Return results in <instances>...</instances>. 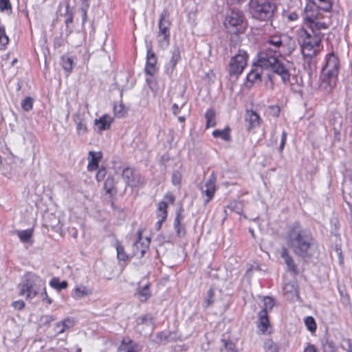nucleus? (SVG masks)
Returning a JSON list of instances; mask_svg holds the SVG:
<instances>
[{"mask_svg": "<svg viewBox=\"0 0 352 352\" xmlns=\"http://www.w3.org/2000/svg\"><path fill=\"white\" fill-rule=\"evenodd\" d=\"M261 119L257 113L252 110H247L245 116V126L248 131L258 126Z\"/></svg>", "mask_w": 352, "mask_h": 352, "instance_id": "obj_13", "label": "nucleus"}, {"mask_svg": "<svg viewBox=\"0 0 352 352\" xmlns=\"http://www.w3.org/2000/svg\"><path fill=\"white\" fill-rule=\"evenodd\" d=\"M298 19V14L295 12H293V13H291L289 15V19L290 21H295Z\"/></svg>", "mask_w": 352, "mask_h": 352, "instance_id": "obj_59", "label": "nucleus"}, {"mask_svg": "<svg viewBox=\"0 0 352 352\" xmlns=\"http://www.w3.org/2000/svg\"><path fill=\"white\" fill-rule=\"evenodd\" d=\"M283 293L285 298L291 302H295L299 298L297 289L292 283L285 284L283 287Z\"/></svg>", "mask_w": 352, "mask_h": 352, "instance_id": "obj_17", "label": "nucleus"}, {"mask_svg": "<svg viewBox=\"0 0 352 352\" xmlns=\"http://www.w3.org/2000/svg\"><path fill=\"white\" fill-rule=\"evenodd\" d=\"M81 1V8H89V0H80Z\"/></svg>", "mask_w": 352, "mask_h": 352, "instance_id": "obj_57", "label": "nucleus"}, {"mask_svg": "<svg viewBox=\"0 0 352 352\" xmlns=\"http://www.w3.org/2000/svg\"><path fill=\"white\" fill-rule=\"evenodd\" d=\"M74 121L76 124V131L78 135H83L87 133V123L80 114H76L74 117Z\"/></svg>", "mask_w": 352, "mask_h": 352, "instance_id": "obj_24", "label": "nucleus"}, {"mask_svg": "<svg viewBox=\"0 0 352 352\" xmlns=\"http://www.w3.org/2000/svg\"><path fill=\"white\" fill-rule=\"evenodd\" d=\"M44 321L45 323H50L52 321H54L56 320V318L52 315H47L43 317Z\"/></svg>", "mask_w": 352, "mask_h": 352, "instance_id": "obj_54", "label": "nucleus"}, {"mask_svg": "<svg viewBox=\"0 0 352 352\" xmlns=\"http://www.w3.org/2000/svg\"><path fill=\"white\" fill-rule=\"evenodd\" d=\"M4 32H5L4 26L0 24V34H3Z\"/></svg>", "mask_w": 352, "mask_h": 352, "instance_id": "obj_64", "label": "nucleus"}, {"mask_svg": "<svg viewBox=\"0 0 352 352\" xmlns=\"http://www.w3.org/2000/svg\"><path fill=\"white\" fill-rule=\"evenodd\" d=\"M339 71V59L333 54L327 56L326 64L322 68L321 79L332 87L337 78Z\"/></svg>", "mask_w": 352, "mask_h": 352, "instance_id": "obj_7", "label": "nucleus"}, {"mask_svg": "<svg viewBox=\"0 0 352 352\" xmlns=\"http://www.w3.org/2000/svg\"><path fill=\"white\" fill-rule=\"evenodd\" d=\"M289 63L286 62L283 64H278L274 66V69H271L274 73L280 76L283 82L285 85H289L291 89L296 92L300 91V87L302 83V80H298L297 76H291L289 73Z\"/></svg>", "mask_w": 352, "mask_h": 352, "instance_id": "obj_8", "label": "nucleus"}, {"mask_svg": "<svg viewBox=\"0 0 352 352\" xmlns=\"http://www.w3.org/2000/svg\"><path fill=\"white\" fill-rule=\"evenodd\" d=\"M122 176L126 185L131 188L138 187L142 182L140 175L129 167L123 169Z\"/></svg>", "mask_w": 352, "mask_h": 352, "instance_id": "obj_11", "label": "nucleus"}, {"mask_svg": "<svg viewBox=\"0 0 352 352\" xmlns=\"http://www.w3.org/2000/svg\"><path fill=\"white\" fill-rule=\"evenodd\" d=\"M89 8H79L82 15V25L85 23L87 19V10Z\"/></svg>", "mask_w": 352, "mask_h": 352, "instance_id": "obj_52", "label": "nucleus"}, {"mask_svg": "<svg viewBox=\"0 0 352 352\" xmlns=\"http://www.w3.org/2000/svg\"><path fill=\"white\" fill-rule=\"evenodd\" d=\"M305 324L307 329L311 332H314L316 329V323L312 316H307L305 318Z\"/></svg>", "mask_w": 352, "mask_h": 352, "instance_id": "obj_42", "label": "nucleus"}, {"mask_svg": "<svg viewBox=\"0 0 352 352\" xmlns=\"http://www.w3.org/2000/svg\"><path fill=\"white\" fill-rule=\"evenodd\" d=\"M9 42V38L6 34V31L3 32V34H0V45L2 46H6L8 44Z\"/></svg>", "mask_w": 352, "mask_h": 352, "instance_id": "obj_51", "label": "nucleus"}, {"mask_svg": "<svg viewBox=\"0 0 352 352\" xmlns=\"http://www.w3.org/2000/svg\"><path fill=\"white\" fill-rule=\"evenodd\" d=\"M135 296L140 302H146L151 297L149 284H146L143 287L139 286L135 293Z\"/></svg>", "mask_w": 352, "mask_h": 352, "instance_id": "obj_23", "label": "nucleus"}, {"mask_svg": "<svg viewBox=\"0 0 352 352\" xmlns=\"http://www.w3.org/2000/svg\"><path fill=\"white\" fill-rule=\"evenodd\" d=\"M120 349L123 352H139L135 349V344L131 340H129L128 343H125V341L122 340Z\"/></svg>", "mask_w": 352, "mask_h": 352, "instance_id": "obj_32", "label": "nucleus"}, {"mask_svg": "<svg viewBox=\"0 0 352 352\" xmlns=\"http://www.w3.org/2000/svg\"><path fill=\"white\" fill-rule=\"evenodd\" d=\"M170 34H160L158 32L157 41L162 49H165L169 45Z\"/></svg>", "mask_w": 352, "mask_h": 352, "instance_id": "obj_33", "label": "nucleus"}, {"mask_svg": "<svg viewBox=\"0 0 352 352\" xmlns=\"http://www.w3.org/2000/svg\"><path fill=\"white\" fill-rule=\"evenodd\" d=\"M261 68H256L252 70L247 76V79L249 82H254L256 80H261Z\"/></svg>", "mask_w": 352, "mask_h": 352, "instance_id": "obj_36", "label": "nucleus"}, {"mask_svg": "<svg viewBox=\"0 0 352 352\" xmlns=\"http://www.w3.org/2000/svg\"><path fill=\"white\" fill-rule=\"evenodd\" d=\"M258 328L262 333L267 332V329L270 327V322L268 318V314L266 310H261L258 314Z\"/></svg>", "mask_w": 352, "mask_h": 352, "instance_id": "obj_18", "label": "nucleus"}, {"mask_svg": "<svg viewBox=\"0 0 352 352\" xmlns=\"http://www.w3.org/2000/svg\"><path fill=\"white\" fill-rule=\"evenodd\" d=\"M248 54L244 50L239 49L237 54L230 60L227 71L230 76L238 77L245 68L248 59Z\"/></svg>", "mask_w": 352, "mask_h": 352, "instance_id": "obj_9", "label": "nucleus"}, {"mask_svg": "<svg viewBox=\"0 0 352 352\" xmlns=\"http://www.w3.org/2000/svg\"><path fill=\"white\" fill-rule=\"evenodd\" d=\"M12 305L16 309H22L25 307V303L23 300H18L14 302Z\"/></svg>", "mask_w": 352, "mask_h": 352, "instance_id": "obj_53", "label": "nucleus"}, {"mask_svg": "<svg viewBox=\"0 0 352 352\" xmlns=\"http://www.w3.org/2000/svg\"><path fill=\"white\" fill-rule=\"evenodd\" d=\"M223 342L224 349L222 350L224 352H236L235 344L226 340H222Z\"/></svg>", "mask_w": 352, "mask_h": 352, "instance_id": "obj_46", "label": "nucleus"}, {"mask_svg": "<svg viewBox=\"0 0 352 352\" xmlns=\"http://www.w3.org/2000/svg\"><path fill=\"white\" fill-rule=\"evenodd\" d=\"M304 352H316V350L314 345H309L305 349Z\"/></svg>", "mask_w": 352, "mask_h": 352, "instance_id": "obj_58", "label": "nucleus"}, {"mask_svg": "<svg viewBox=\"0 0 352 352\" xmlns=\"http://www.w3.org/2000/svg\"><path fill=\"white\" fill-rule=\"evenodd\" d=\"M287 133L285 131H283L282 132V134H281V142H280V144L279 146V151L281 152L284 147H285V142H286V140H287Z\"/></svg>", "mask_w": 352, "mask_h": 352, "instance_id": "obj_50", "label": "nucleus"}, {"mask_svg": "<svg viewBox=\"0 0 352 352\" xmlns=\"http://www.w3.org/2000/svg\"><path fill=\"white\" fill-rule=\"evenodd\" d=\"M182 174L180 173V172H179L177 170L174 171L172 174V177H171L172 184L175 186L179 185L182 182Z\"/></svg>", "mask_w": 352, "mask_h": 352, "instance_id": "obj_47", "label": "nucleus"}, {"mask_svg": "<svg viewBox=\"0 0 352 352\" xmlns=\"http://www.w3.org/2000/svg\"><path fill=\"white\" fill-rule=\"evenodd\" d=\"M72 21H73V17L71 16L65 20V23L69 24V23H72Z\"/></svg>", "mask_w": 352, "mask_h": 352, "instance_id": "obj_63", "label": "nucleus"}, {"mask_svg": "<svg viewBox=\"0 0 352 352\" xmlns=\"http://www.w3.org/2000/svg\"><path fill=\"white\" fill-rule=\"evenodd\" d=\"M214 302V289L210 287L207 292L203 303L204 308H208Z\"/></svg>", "mask_w": 352, "mask_h": 352, "instance_id": "obj_31", "label": "nucleus"}, {"mask_svg": "<svg viewBox=\"0 0 352 352\" xmlns=\"http://www.w3.org/2000/svg\"><path fill=\"white\" fill-rule=\"evenodd\" d=\"M249 5L252 17L260 21L272 19L276 9L275 3L270 1L259 2L258 0H251Z\"/></svg>", "mask_w": 352, "mask_h": 352, "instance_id": "obj_5", "label": "nucleus"}, {"mask_svg": "<svg viewBox=\"0 0 352 352\" xmlns=\"http://www.w3.org/2000/svg\"><path fill=\"white\" fill-rule=\"evenodd\" d=\"M318 5L316 6L318 7V10H322L326 12L331 11L332 8V2L331 0H318Z\"/></svg>", "mask_w": 352, "mask_h": 352, "instance_id": "obj_40", "label": "nucleus"}, {"mask_svg": "<svg viewBox=\"0 0 352 352\" xmlns=\"http://www.w3.org/2000/svg\"><path fill=\"white\" fill-rule=\"evenodd\" d=\"M112 122L113 118L110 116L105 114L99 119H96L94 123L98 128V130L102 131L109 129Z\"/></svg>", "mask_w": 352, "mask_h": 352, "instance_id": "obj_19", "label": "nucleus"}, {"mask_svg": "<svg viewBox=\"0 0 352 352\" xmlns=\"http://www.w3.org/2000/svg\"><path fill=\"white\" fill-rule=\"evenodd\" d=\"M216 176L212 173L208 178L206 183L200 186V190L204 195L206 196L204 199V204L206 205L214 197L216 188Z\"/></svg>", "mask_w": 352, "mask_h": 352, "instance_id": "obj_10", "label": "nucleus"}, {"mask_svg": "<svg viewBox=\"0 0 352 352\" xmlns=\"http://www.w3.org/2000/svg\"><path fill=\"white\" fill-rule=\"evenodd\" d=\"M116 250L117 256L120 261H125L128 259L129 256L125 252L124 247L120 243V242H117Z\"/></svg>", "mask_w": 352, "mask_h": 352, "instance_id": "obj_38", "label": "nucleus"}, {"mask_svg": "<svg viewBox=\"0 0 352 352\" xmlns=\"http://www.w3.org/2000/svg\"><path fill=\"white\" fill-rule=\"evenodd\" d=\"M179 60H180V52H179V49L177 48L173 51L172 57H171V59L170 61L172 71L174 69L177 63L179 61Z\"/></svg>", "mask_w": 352, "mask_h": 352, "instance_id": "obj_41", "label": "nucleus"}, {"mask_svg": "<svg viewBox=\"0 0 352 352\" xmlns=\"http://www.w3.org/2000/svg\"><path fill=\"white\" fill-rule=\"evenodd\" d=\"M170 25L169 13L167 10H163L160 14L158 23L159 33L170 34Z\"/></svg>", "mask_w": 352, "mask_h": 352, "instance_id": "obj_15", "label": "nucleus"}, {"mask_svg": "<svg viewBox=\"0 0 352 352\" xmlns=\"http://www.w3.org/2000/svg\"><path fill=\"white\" fill-rule=\"evenodd\" d=\"M230 128L226 127L223 130H214L212 132V135L214 138H220L226 141H229L230 140Z\"/></svg>", "mask_w": 352, "mask_h": 352, "instance_id": "obj_30", "label": "nucleus"}, {"mask_svg": "<svg viewBox=\"0 0 352 352\" xmlns=\"http://www.w3.org/2000/svg\"><path fill=\"white\" fill-rule=\"evenodd\" d=\"M44 281L36 275H31L24 283L19 285L21 296H25L27 299H32L45 290Z\"/></svg>", "mask_w": 352, "mask_h": 352, "instance_id": "obj_6", "label": "nucleus"}, {"mask_svg": "<svg viewBox=\"0 0 352 352\" xmlns=\"http://www.w3.org/2000/svg\"><path fill=\"white\" fill-rule=\"evenodd\" d=\"M54 45H55V46H56V47H60V46H61V41H60V39H59V38H58V39H56V40L55 41Z\"/></svg>", "mask_w": 352, "mask_h": 352, "instance_id": "obj_62", "label": "nucleus"}, {"mask_svg": "<svg viewBox=\"0 0 352 352\" xmlns=\"http://www.w3.org/2000/svg\"><path fill=\"white\" fill-rule=\"evenodd\" d=\"M107 174L106 169L104 168H102L99 169L96 173V178L98 182H100L104 179L105 175Z\"/></svg>", "mask_w": 352, "mask_h": 352, "instance_id": "obj_49", "label": "nucleus"}, {"mask_svg": "<svg viewBox=\"0 0 352 352\" xmlns=\"http://www.w3.org/2000/svg\"><path fill=\"white\" fill-rule=\"evenodd\" d=\"M265 352H278L276 344L272 340H267L264 344Z\"/></svg>", "mask_w": 352, "mask_h": 352, "instance_id": "obj_43", "label": "nucleus"}, {"mask_svg": "<svg viewBox=\"0 0 352 352\" xmlns=\"http://www.w3.org/2000/svg\"><path fill=\"white\" fill-rule=\"evenodd\" d=\"M179 109H180V108L179 107V106L177 104L175 103L173 104L172 111H173V113L174 115L178 114L179 112Z\"/></svg>", "mask_w": 352, "mask_h": 352, "instance_id": "obj_55", "label": "nucleus"}, {"mask_svg": "<svg viewBox=\"0 0 352 352\" xmlns=\"http://www.w3.org/2000/svg\"><path fill=\"white\" fill-rule=\"evenodd\" d=\"M75 65L72 57L63 56L61 57V65L63 69L67 73V76L71 73L74 65Z\"/></svg>", "mask_w": 352, "mask_h": 352, "instance_id": "obj_25", "label": "nucleus"}, {"mask_svg": "<svg viewBox=\"0 0 352 352\" xmlns=\"http://www.w3.org/2000/svg\"><path fill=\"white\" fill-rule=\"evenodd\" d=\"M302 17L308 30H300L298 41L302 55L311 58L316 54V47H318L323 36L321 30H327L329 25L326 22L321 21L323 16L314 2L307 4Z\"/></svg>", "mask_w": 352, "mask_h": 352, "instance_id": "obj_1", "label": "nucleus"}, {"mask_svg": "<svg viewBox=\"0 0 352 352\" xmlns=\"http://www.w3.org/2000/svg\"><path fill=\"white\" fill-rule=\"evenodd\" d=\"M115 179L113 176L109 175L104 184V188L106 190V192L108 194H111L113 190L115 188Z\"/></svg>", "mask_w": 352, "mask_h": 352, "instance_id": "obj_34", "label": "nucleus"}, {"mask_svg": "<svg viewBox=\"0 0 352 352\" xmlns=\"http://www.w3.org/2000/svg\"><path fill=\"white\" fill-rule=\"evenodd\" d=\"M156 63L157 58L155 53L151 49L148 50L145 72L150 76L154 75L157 71Z\"/></svg>", "mask_w": 352, "mask_h": 352, "instance_id": "obj_14", "label": "nucleus"}, {"mask_svg": "<svg viewBox=\"0 0 352 352\" xmlns=\"http://www.w3.org/2000/svg\"><path fill=\"white\" fill-rule=\"evenodd\" d=\"M17 234L22 242L26 243L28 242L32 237V231L31 230L18 231Z\"/></svg>", "mask_w": 352, "mask_h": 352, "instance_id": "obj_39", "label": "nucleus"}, {"mask_svg": "<svg viewBox=\"0 0 352 352\" xmlns=\"http://www.w3.org/2000/svg\"><path fill=\"white\" fill-rule=\"evenodd\" d=\"M281 256L284 259V261L286 263V265H287L289 270L295 274H297L298 270L296 265H295L292 257L289 255L288 250L286 248H282Z\"/></svg>", "mask_w": 352, "mask_h": 352, "instance_id": "obj_22", "label": "nucleus"}, {"mask_svg": "<svg viewBox=\"0 0 352 352\" xmlns=\"http://www.w3.org/2000/svg\"><path fill=\"white\" fill-rule=\"evenodd\" d=\"M285 241L295 255L303 258L311 257L314 240L311 234L299 223L295 222L289 227Z\"/></svg>", "mask_w": 352, "mask_h": 352, "instance_id": "obj_3", "label": "nucleus"}, {"mask_svg": "<svg viewBox=\"0 0 352 352\" xmlns=\"http://www.w3.org/2000/svg\"><path fill=\"white\" fill-rule=\"evenodd\" d=\"M175 333L173 332H165L161 331L158 333L156 336L157 342L161 343L163 342H170L171 341L175 340V337L173 336Z\"/></svg>", "mask_w": 352, "mask_h": 352, "instance_id": "obj_28", "label": "nucleus"}, {"mask_svg": "<svg viewBox=\"0 0 352 352\" xmlns=\"http://www.w3.org/2000/svg\"><path fill=\"white\" fill-rule=\"evenodd\" d=\"M34 102V100L33 98L30 96L26 97L21 101V108L25 111H30L33 108Z\"/></svg>", "mask_w": 352, "mask_h": 352, "instance_id": "obj_37", "label": "nucleus"}, {"mask_svg": "<svg viewBox=\"0 0 352 352\" xmlns=\"http://www.w3.org/2000/svg\"><path fill=\"white\" fill-rule=\"evenodd\" d=\"M74 325V320L72 318H67L61 322L56 323L57 327H60V329L56 330V334L63 333L66 329L71 328Z\"/></svg>", "mask_w": 352, "mask_h": 352, "instance_id": "obj_27", "label": "nucleus"}, {"mask_svg": "<svg viewBox=\"0 0 352 352\" xmlns=\"http://www.w3.org/2000/svg\"><path fill=\"white\" fill-rule=\"evenodd\" d=\"M167 208L168 205L165 201H160L158 204L157 208V217L159 218L158 221L157 222V229L160 230L161 228L162 224L163 221H164L167 217Z\"/></svg>", "mask_w": 352, "mask_h": 352, "instance_id": "obj_21", "label": "nucleus"}, {"mask_svg": "<svg viewBox=\"0 0 352 352\" xmlns=\"http://www.w3.org/2000/svg\"><path fill=\"white\" fill-rule=\"evenodd\" d=\"M43 291L44 292V294H45V300L47 301V302L48 304H51V303H52V300H51V299L49 298V296H47V292H46L45 289V290H43Z\"/></svg>", "mask_w": 352, "mask_h": 352, "instance_id": "obj_61", "label": "nucleus"}, {"mask_svg": "<svg viewBox=\"0 0 352 352\" xmlns=\"http://www.w3.org/2000/svg\"><path fill=\"white\" fill-rule=\"evenodd\" d=\"M165 199L171 204H173L175 201V197L172 194H167L165 196Z\"/></svg>", "mask_w": 352, "mask_h": 352, "instance_id": "obj_56", "label": "nucleus"}, {"mask_svg": "<svg viewBox=\"0 0 352 352\" xmlns=\"http://www.w3.org/2000/svg\"><path fill=\"white\" fill-rule=\"evenodd\" d=\"M102 155L101 152L97 153L94 151H89L87 169L90 171L96 170L98 168L99 160L102 158Z\"/></svg>", "mask_w": 352, "mask_h": 352, "instance_id": "obj_20", "label": "nucleus"}, {"mask_svg": "<svg viewBox=\"0 0 352 352\" xmlns=\"http://www.w3.org/2000/svg\"><path fill=\"white\" fill-rule=\"evenodd\" d=\"M183 208H180L176 212V216L174 220V228L176 231V234L179 237L183 236L186 234L184 226L182 224L184 219Z\"/></svg>", "mask_w": 352, "mask_h": 352, "instance_id": "obj_16", "label": "nucleus"}, {"mask_svg": "<svg viewBox=\"0 0 352 352\" xmlns=\"http://www.w3.org/2000/svg\"><path fill=\"white\" fill-rule=\"evenodd\" d=\"M223 25L230 33L243 32L246 21L243 12L239 9L228 10L225 14Z\"/></svg>", "mask_w": 352, "mask_h": 352, "instance_id": "obj_4", "label": "nucleus"}, {"mask_svg": "<svg viewBox=\"0 0 352 352\" xmlns=\"http://www.w3.org/2000/svg\"><path fill=\"white\" fill-rule=\"evenodd\" d=\"M114 113L116 117L122 118L126 113V110L122 104H115L113 107Z\"/></svg>", "mask_w": 352, "mask_h": 352, "instance_id": "obj_44", "label": "nucleus"}, {"mask_svg": "<svg viewBox=\"0 0 352 352\" xmlns=\"http://www.w3.org/2000/svg\"><path fill=\"white\" fill-rule=\"evenodd\" d=\"M50 285L52 287L56 289L57 290H61L65 289L68 286V283L67 281L63 280L62 282L59 281L58 278H53L50 283Z\"/></svg>", "mask_w": 352, "mask_h": 352, "instance_id": "obj_35", "label": "nucleus"}, {"mask_svg": "<svg viewBox=\"0 0 352 352\" xmlns=\"http://www.w3.org/2000/svg\"><path fill=\"white\" fill-rule=\"evenodd\" d=\"M138 239L133 245V256L138 258H142L148 250L149 239L146 238V243L142 241V232L138 231Z\"/></svg>", "mask_w": 352, "mask_h": 352, "instance_id": "obj_12", "label": "nucleus"}, {"mask_svg": "<svg viewBox=\"0 0 352 352\" xmlns=\"http://www.w3.org/2000/svg\"><path fill=\"white\" fill-rule=\"evenodd\" d=\"M263 302L264 307L261 310H266L267 312H268V310H271L274 305V301L271 297H264Z\"/></svg>", "mask_w": 352, "mask_h": 352, "instance_id": "obj_45", "label": "nucleus"}, {"mask_svg": "<svg viewBox=\"0 0 352 352\" xmlns=\"http://www.w3.org/2000/svg\"><path fill=\"white\" fill-rule=\"evenodd\" d=\"M215 111L212 109H208L205 113L206 128L214 127L216 125Z\"/></svg>", "mask_w": 352, "mask_h": 352, "instance_id": "obj_29", "label": "nucleus"}, {"mask_svg": "<svg viewBox=\"0 0 352 352\" xmlns=\"http://www.w3.org/2000/svg\"><path fill=\"white\" fill-rule=\"evenodd\" d=\"M138 320H140V321H138V324H144V323H145V322H146V320H147V316H143V317H142V318H140L138 319Z\"/></svg>", "mask_w": 352, "mask_h": 352, "instance_id": "obj_60", "label": "nucleus"}, {"mask_svg": "<svg viewBox=\"0 0 352 352\" xmlns=\"http://www.w3.org/2000/svg\"><path fill=\"white\" fill-rule=\"evenodd\" d=\"M91 292L86 286H78L74 289L73 297L75 299H80L91 294Z\"/></svg>", "mask_w": 352, "mask_h": 352, "instance_id": "obj_26", "label": "nucleus"}, {"mask_svg": "<svg viewBox=\"0 0 352 352\" xmlns=\"http://www.w3.org/2000/svg\"><path fill=\"white\" fill-rule=\"evenodd\" d=\"M295 47V41L287 34L270 36L264 41L262 50L258 53V65L261 68L271 70L278 64L285 63L278 57L289 55Z\"/></svg>", "mask_w": 352, "mask_h": 352, "instance_id": "obj_2", "label": "nucleus"}, {"mask_svg": "<svg viewBox=\"0 0 352 352\" xmlns=\"http://www.w3.org/2000/svg\"><path fill=\"white\" fill-rule=\"evenodd\" d=\"M12 10V5L10 0H0V11Z\"/></svg>", "mask_w": 352, "mask_h": 352, "instance_id": "obj_48", "label": "nucleus"}]
</instances>
